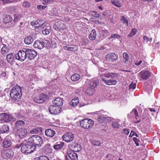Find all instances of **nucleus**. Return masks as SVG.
Returning <instances> with one entry per match:
<instances>
[{"mask_svg":"<svg viewBox=\"0 0 160 160\" xmlns=\"http://www.w3.org/2000/svg\"><path fill=\"white\" fill-rule=\"evenodd\" d=\"M21 87L16 85L11 90L10 96L15 101H18L21 98L22 95Z\"/></svg>","mask_w":160,"mask_h":160,"instance_id":"f257e3e1","label":"nucleus"},{"mask_svg":"<svg viewBox=\"0 0 160 160\" xmlns=\"http://www.w3.org/2000/svg\"><path fill=\"white\" fill-rule=\"evenodd\" d=\"M34 149L32 144L28 141L25 140L21 144V151L24 153H30L32 152Z\"/></svg>","mask_w":160,"mask_h":160,"instance_id":"f03ea898","label":"nucleus"},{"mask_svg":"<svg viewBox=\"0 0 160 160\" xmlns=\"http://www.w3.org/2000/svg\"><path fill=\"white\" fill-rule=\"evenodd\" d=\"M29 142L32 144L34 147L36 146H41L42 143V139L41 137L37 135H33L29 138L28 139Z\"/></svg>","mask_w":160,"mask_h":160,"instance_id":"7ed1b4c3","label":"nucleus"},{"mask_svg":"<svg viewBox=\"0 0 160 160\" xmlns=\"http://www.w3.org/2000/svg\"><path fill=\"white\" fill-rule=\"evenodd\" d=\"M93 121L88 118L82 119L80 122L81 126L83 128L88 129L91 128L93 126Z\"/></svg>","mask_w":160,"mask_h":160,"instance_id":"20e7f679","label":"nucleus"},{"mask_svg":"<svg viewBox=\"0 0 160 160\" xmlns=\"http://www.w3.org/2000/svg\"><path fill=\"white\" fill-rule=\"evenodd\" d=\"M26 52V48H23L22 50L19 51L15 55V57L16 59L21 62L24 61L27 58Z\"/></svg>","mask_w":160,"mask_h":160,"instance_id":"39448f33","label":"nucleus"},{"mask_svg":"<svg viewBox=\"0 0 160 160\" xmlns=\"http://www.w3.org/2000/svg\"><path fill=\"white\" fill-rule=\"evenodd\" d=\"M74 137V135L71 132H67L62 136L63 140L65 141L69 142L72 141Z\"/></svg>","mask_w":160,"mask_h":160,"instance_id":"423d86ee","label":"nucleus"},{"mask_svg":"<svg viewBox=\"0 0 160 160\" xmlns=\"http://www.w3.org/2000/svg\"><path fill=\"white\" fill-rule=\"evenodd\" d=\"M49 45L50 44L49 41L48 40H45L44 42H41L39 40L35 41L33 44L34 48L39 49H42L43 48L45 44Z\"/></svg>","mask_w":160,"mask_h":160,"instance_id":"0eeeda50","label":"nucleus"},{"mask_svg":"<svg viewBox=\"0 0 160 160\" xmlns=\"http://www.w3.org/2000/svg\"><path fill=\"white\" fill-rule=\"evenodd\" d=\"M53 28L57 31H60L65 29L66 27L63 22L58 21L54 24Z\"/></svg>","mask_w":160,"mask_h":160,"instance_id":"6e6552de","label":"nucleus"},{"mask_svg":"<svg viewBox=\"0 0 160 160\" xmlns=\"http://www.w3.org/2000/svg\"><path fill=\"white\" fill-rule=\"evenodd\" d=\"M16 133L19 138L22 139L27 135L28 130L25 128H21L17 130Z\"/></svg>","mask_w":160,"mask_h":160,"instance_id":"1a4fd4ad","label":"nucleus"},{"mask_svg":"<svg viewBox=\"0 0 160 160\" xmlns=\"http://www.w3.org/2000/svg\"><path fill=\"white\" fill-rule=\"evenodd\" d=\"M151 75V73L148 71H142L139 74L140 80L148 79Z\"/></svg>","mask_w":160,"mask_h":160,"instance_id":"9d476101","label":"nucleus"},{"mask_svg":"<svg viewBox=\"0 0 160 160\" xmlns=\"http://www.w3.org/2000/svg\"><path fill=\"white\" fill-rule=\"evenodd\" d=\"M47 96L44 93H42L40 96H37L34 99V101L37 103H41L45 102L47 99Z\"/></svg>","mask_w":160,"mask_h":160,"instance_id":"9b49d317","label":"nucleus"},{"mask_svg":"<svg viewBox=\"0 0 160 160\" xmlns=\"http://www.w3.org/2000/svg\"><path fill=\"white\" fill-rule=\"evenodd\" d=\"M118 56L114 53L107 54L106 56V60L107 61L114 62L118 59Z\"/></svg>","mask_w":160,"mask_h":160,"instance_id":"f8f14e48","label":"nucleus"},{"mask_svg":"<svg viewBox=\"0 0 160 160\" xmlns=\"http://www.w3.org/2000/svg\"><path fill=\"white\" fill-rule=\"evenodd\" d=\"M26 50L27 57H28V59L30 60H32L37 55L36 52L34 50L26 49Z\"/></svg>","mask_w":160,"mask_h":160,"instance_id":"ddd939ff","label":"nucleus"},{"mask_svg":"<svg viewBox=\"0 0 160 160\" xmlns=\"http://www.w3.org/2000/svg\"><path fill=\"white\" fill-rule=\"evenodd\" d=\"M0 116L1 118L0 119L1 122L3 123L4 121L5 122H8L13 119L12 116L11 115H8L6 113H3L0 114Z\"/></svg>","mask_w":160,"mask_h":160,"instance_id":"4468645a","label":"nucleus"},{"mask_svg":"<svg viewBox=\"0 0 160 160\" xmlns=\"http://www.w3.org/2000/svg\"><path fill=\"white\" fill-rule=\"evenodd\" d=\"M49 110L51 114H56L61 112V108L59 107L51 105L49 107Z\"/></svg>","mask_w":160,"mask_h":160,"instance_id":"2eb2a0df","label":"nucleus"},{"mask_svg":"<svg viewBox=\"0 0 160 160\" xmlns=\"http://www.w3.org/2000/svg\"><path fill=\"white\" fill-rule=\"evenodd\" d=\"M14 155L13 151L12 149H8L5 150L3 154V158L6 159H10L12 158Z\"/></svg>","mask_w":160,"mask_h":160,"instance_id":"dca6fc26","label":"nucleus"},{"mask_svg":"<svg viewBox=\"0 0 160 160\" xmlns=\"http://www.w3.org/2000/svg\"><path fill=\"white\" fill-rule=\"evenodd\" d=\"M2 145L5 148H8L11 146V137L10 136L8 135L5 138L3 142Z\"/></svg>","mask_w":160,"mask_h":160,"instance_id":"f3484780","label":"nucleus"},{"mask_svg":"<svg viewBox=\"0 0 160 160\" xmlns=\"http://www.w3.org/2000/svg\"><path fill=\"white\" fill-rule=\"evenodd\" d=\"M45 23V22H44L42 21L38 20L35 21L31 22V24L32 26H35L36 29V28H39V29H40L43 26H44Z\"/></svg>","mask_w":160,"mask_h":160,"instance_id":"a211bd4d","label":"nucleus"},{"mask_svg":"<svg viewBox=\"0 0 160 160\" xmlns=\"http://www.w3.org/2000/svg\"><path fill=\"white\" fill-rule=\"evenodd\" d=\"M99 31L102 39L104 38L110 34V33L108 32V30L105 29L103 27H101L99 28Z\"/></svg>","mask_w":160,"mask_h":160,"instance_id":"6ab92c4d","label":"nucleus"},{"mask_svg":"<svg viewBox=\"0 0 160 160\" xmlns=\"http://www.w3.org/2000/svg\"><path fill=\"white\" fill-rule=\"evenodd\" d=\"M42 30V33L44 35H47L51 31V27L46 25V23L45 22L44 26L41 28Z\"/></svg>","mask_w":160,"mask_h":160,"instance_id":"aec40b11","label":"nucleus"},{"mask_svg":"<svg viewBox=\"0 0 160 160\" xmlns=\"http://www.w3.org/2000/svg\"><path fill=\"white\" fill-rule=\"evenodd\" d=\"M68 157L72 160H78V156L73 151L69 150L67 152Z\"/></svg>","mask_w":160,"mask_h":160,"instance_id":"412c9836","label":"nucleus"},{"mask_svg":"<svg viewBox=\"0 0 160 160\" xmlns=\"http://www.w3.org/2000/svg\"><path fill=\"white\" fill-rule=\"evenodd\" d=\"M89 84L90 86L96 88L99 84L98 80L97 78H93L89 80Z\"/></svg>","mask_w":160,"mask_h":160,"instance_id":"4be33fe9","label":"nucleus"},{"mask_svg":"<svg viewBox=\"0 0 160 160\" xmlns=\"http://www.w3.org/2000/svg\"><path fill=\"white\" fill-rule=\"evenodd\" d=\"M123 2V0H112L111 1L112 4L117 7H122Z\"/></svg>","mask_w":160,"mask_h":160,"instance_id":"5701e85b","label":"nucleus"},{"mask_svg":"<svg viewBox=\"0 0 160 160\" xmlns=\"http://www.w3.org/2000/svg\"><path fill=\"white\" fill-rule=\"evenodd\" d=\"M71 148L73 149L72 151L74 152H78L81 150V147L80 145L78 144L74 143L71 146Z\"/></svg>","mask_w":160,"mask_h":160,"instance_id":"b1692460","label":"nucleus"},{"mask_svg":"<svg viewBox=\"0 0 160 160\" xmlns=\"http://www.w3.org/2000/svg\"><path fill=\"white\" fill-rule=\"evenodd\" d=\"M102 80L107 84L109 85H115L116 84L117 82V80H115L109 79L106 80V79L103 78H102Z\"/></svg>","mask_w":160,"mask_h":160,"instance_id":"393cba45","label":"nucleus"},{"mask_svg":"<svg viewBox=\"0 0 160 160\" xmlns=\"http://www.w3.org/2000/svg\"><path fill=\"white\" fill-rule=\"evenodd\" d=\"M45 132L47 136L50 138L52 137L55 134V131L51 129H46Z\"/></svg>","mask_w":160,"mask_h":160,"instance_id":"a878e982","label":"nucleus"},{"mask_svg":"<svg viewBox=\"0 0 160 160\" xmlns=\"http://www.w3.org/2000/svg\"><path fill=\"white\" fill-rule=\"evenodd\" d=\"M64 50L68 51H77L78 49V47L75 45H72L71 47H69L67 46H64L63 48Z\"/></svg>","mask_w":160,"mask_h":160,"instance_id":"bb28decb","label":"nucleus"},{"mask_svg":"<svg viewBox=\"0 0 160 160\" xmlns=\"http://www.w3.org/2000/svg\"><path fill=\"white\" fill-rule=\"evenodd\" d=\"M53 103L57 106H61L62 105L63 103V100L61 98H57L53 100Z\"/></svg>","mask_w":160,"mask_h":160,"instance_id":"cd10ccee","label":"nucleus"},{"mask_svg":"<svg viewBox=\"0 0 160 160\" xmlns=\"http://www.w3.org/2000/svg\"><path fill=\"white\" fill-rule=\"evenodd\" d=\"M132 112H133L134 114L135 118L137 120L136 121H134V123H139L140 121V119L139 118V116L137 110L136 109H133Z\"/></svg>","mask_w":160,"mask_h":160,"instance_id":"c85d7f7f","label":"nucleus"},{"mask_svg":"<svg viewBox=\"0 0 160 160\" xmlns=\"http://www.w3.org/2000/svg\"><path fill=\"white\" fill-rule=\"evenodd\" d=\"M33 41L32 35L29 36L25 38L24 40L25 43L27 44H30Z\"/></svg>","mask_w":160,"mask_h":160,"instance_id":"c756f323","label":"nucleus"},{"mask_svg":"<svg viewBox=\"0 0 160 160\" xmlns=\"http://www.w3.org/2000/svg\"><path fill=\"white\" fill-rule=\"evenodd\" d=\"M6 58L8 62L10 64H11L14 61V56L12 53L8 54Z\"/></svg>","mask_w":160,"mask_h":160,"instance_id":"7c9ffc66","label":"nucleus"},{"mask_svg":"<svg viewBox=\"0 0 160 160\" xmlns=\"http://www.w3.org/2000/svg\"><path fill=\"white\" fill-rule=\"evenodd\" d=\"M96 37V32L95 29L92 30L91 33L89 35V39L91 40H94Z\"/></svg>","mask_w":160,"mask_h":160,"instance_id":"2f4dec72","label":"nucleus"},{"mask_svg":"<svg viewBox=\"0 0 160 160\" xmlns=\"http://www.w3.org/2000/svg\"><path fill=\"white\" fill-rule=\"evenodd\" d=\"M80 75L78 73L74 74L71 77V80L73 81H78L80 79Z\"/></svg>","mask_w":160,"mask_h":160,"instance_id":"473e14b6","label":"nucleus"},{"mask_svg":"<svg viewBox=\"0 0 160 160\" xmlns=\"http://www.w3.org/2000/svg\"><path fill=\"white\" fill-rule=\"evenodd\" d=\"M64 143L61 142H57L53 146V148L55 150H58L61 149L63 146Z\"/></svg>","mask_w":160,"mask_h":160,"instance_id":"72a5a7b5","label":"nucleus"},{"mask_svg":"<svg viewBox=\"0 0 160 160\" xmlns=\"http://www.w3.org/2000/svg\"><path fill=\"white\" fill-rule=\"evenodd\" d=\"M9 129V128L8 126L4 124L2 126L0 130L2 133H4L8 132Z\"/></svg>","mask_w":160,"mask_h":160,"instance_id":"f704fd0d","label":"nucleus"},{"mask_svg":"<svg viewBox=\"0 0 160 160\" xmlns=\"http://www.w3.org/2000/svg\"><path fill=\"white\" fill-rule=\"evenodd\" d=\"M79 103V99L77 97L74 98L71 101L70 104L74 107L76 106Z\"/></svg>","mask_w":160,"mask_h":160,"instance_id":"c9c22d12","label":"nucleus"},{"mask_svg":"<svg viewBox=\"0 0 160 160\" xmlns=\"http://www.w3.org/2000/svg\"><path fill=\"white\" fill-rule=\"evenodd\" d=\"M138 32L137 29L136 28L132 29L130 33L128 35V38H131L134 36Z\"/></svg>","mask_w":160,"mask_h":160,"instance_id":"e433bc0d","label":"nucleus"},{"mask_svg":"<svg viewBox=\"0 0 160 160\" xmlns=\"http://www.w3.org/2000/svg\"><path fill=\"white\" fill-rule=\"evenodd\" d=\"M91 142L93 145L97 146H100L101 144V143L99 141L96 140H91Z\"/></svg>","mask_w":160,"mask_h":160,"instance_id":"4c0bfd02","label":"nucleus"},{"mask_svg":"<svg viewBox=\"0 0 160 160\" xmlns=\"http://www.w3.org/2000/svg\"><path fill=\"white\" fill-rule=\"evenodd\" d=\"M12 20V19L11 16L7 15L5 17L4 22L5 23H7L11 22Z\"/></svg>","mask_w":160,"mask_h":160,"instance_id":"58836bf2","label":"nucleus"},{"mask_svg":"<svg viewBox=\"0 0 160 160\" xmlns=\"http://www.w3.org/2000/svg\"><path fill=\"white\" fill-rule=\"evenodd\" d=\"M34 160H49V159L47 156L42 155L35 158Z\"/></svg>","mask_w":160,"mask_h":160,"instance_id":"ea45409f","label":"nucleus"},{"mask_svg":"<svg viewBox=\"0 0 160 160\" xmlns=\"http://www.w3.org/2000/svg\"><path fill=\"white\" fill-rule=\"evenodd\" d=\"M8 52V49L6 46L3 47L1 49V52L3 55H5Z\"/></svg>","mask_w":160,"mask_h":160,"instance_id":"a19ab883","label":"nucleus"},{"mask_svg":"<svg viewBox=\"0 0 160 160\" xmlns=\"http://www.w3.org/2000/svg\"><path fill=\"white\" fill-rule=\"evenodd\" d=\"M105 119V117L104 116V115H98L97 120L98 121L102 123L103 122Z\"/></svg>","mask_w":160,"mask_h":160,"instance_id":"79ce46f5","label":"nucleus"},{"mask_svg":"<svg viewBox=\"0 0 160 160\" xmlns=\"http://www.w3.org/2000/svg\"><path fill=\"white\" fill-rule=\"evenodd\" d=\"M119 122L118 121L113 122L112 124V126L114 128H120V125L119 124Z\"/></svg>","mask_w":160,"mask_h":160,"instance_id":"37998d69","label":"nucleus"},{"mask_svg":"<svg viewBox=\"0 0 160 160\" xmlns=\"http://www.w3.org/2000/svg\"><path fill=\"white\" fill-rule=\"evenodd\" d=\"M41 128H35L32 129L30 131V132L32 134L37 133L40 131H41Z\"/></svg>","mask_w":160,"mask_h":160,"instance_id":"c03bdc74","label":"nucleus"},{"mask_svg":"<svg viewBox=\"0 0 160 160\" xmlns=\"http://www.w3.org/2000/svg\"><path fill=\"white\" fill-rule=\"evenodd\" d=\"M94 89L92 88H88L87 89L86 93L88 96H91L93 94Z\"/></svg>","mask_w":160,"mask_h":160,"instance_id":"a18cd8bd","label":"nucleus"},{"mask_svg":"<svg viewBox=\"0 0 160 160\" xmlns=\"http://www.w3.org/2000/svg\"><path fill=\"white\" fill-rule=\"evenodd\" d=\"M22 0H12L11 1L10 0H2V1L3 3L4 4L11 3L14 2H17L18 1H20Z\"/></svg>","mask_w":160,"mask_h":160,"instance_id":"49530a36","label":"nucleus"},{"mask_svg":"<svg viewBox=\"0 0 160 160\" xmlns=\"http://www.w3.org/2000/svg\"><path fill=\"white\" fill-rule=\"evenodd\" d=\"M120 19L123 24L126 23L127 24V26H128V20L126 19L124 16H121V17Z\"/></svg>","mask_w":160,"mask_h":160,"instance_id":"de8ad7c7","label":"nucleus"},{"mask_svg":"<svg viewBox=\"0 0 160 160\" xmlns=\"http://www.w3.org/2000/svg\"><path fill=\"white\" fill-rule=\"evenodd\" d=\"M58 12L56 8H53L52 11L49 12V14L52 16H55L57 13Z\"/></svg>","mask_w":160,"mask_h":160,"instance_id":"09e8293b","label":"nucleus"},{"mask_svg":"<svg viewBox=\"0 0 160 160\" xmlns=\"http://www.w3.org/2000/svg\"><path fill=\"white\" fill-rule=\"evenodd\" d=\"M123 56L124 59V62L125 63L127 62L129 59V57L128 54L126 52H124L123 53Z\"/></svg>","mask_w":160,"mask_h":160,"instance_id":"8fccbe9b","label":"nucleus"},{"mask_svg":"<svg viewBox=\"0 0 160 160\" xmlns=\"http://www.w3.org/2000/svg\"><path fill=\"white\" fill-rule=\"evenodd\" d=\"M25 124L24 122L22 120H19L17 121L15 123L16 127H19L20 126H22Z\"/></svg>","mask_w":160,"mask_h":160,"instance_id":"3c124183","label":"nucleus"},{"mask_svg":"<svg viewBox=\"0 0 160 160\" xmlns=\"http://www.w3.org/2000/svg\"><path fill=\"white\" fill-rule=\"evenodd\" d=\"M22 17V15L20 14H16L14 15L15 21H17Z\"/></svg>","mask_w":160,"mask_h":160,"instance_id":"603ef678","label":"nucleus"},{"mask_svg":"<svg viewBox=\"0 0 160 160\" xmlns=\"http://www.w3.org/2000/svg\"><path fill=\"white\" fill-rule=\"evenodd\" d=\"M31 3L27 1H25L22 3V5L23 8L29 7Z\"/></svg>","mask_w":160,"mask_h":160,"instance_id":"864d4df0","label":"nucleus"},{"mask_svg":"<svg viewBox=\"0 0 160 160\" xmlns=\"http://www.w3.org/2000/svg\"><path fill=\"white\" fill-rule=\"evenodd\" d=\"M121 37L118 34H113L111 35V36L109 38V39H111V38H114L115 39V38H117L118 39H120Z\"/></svg>","mask_w":160,"mask_h":160,"instance_id":"5fc2aeb1","label":"nucleus"},{"mask_svg":"<svg viewBox=\"0 0 160 160\" xmlns=\"http://www.w3.org/2000/svg\"><path fill=\"white\" fill-rule=\"evenodd\" d=\"M53 0H42V3L44 5H46L50 2H52Z\"/></svg>","mask_w":160,"mask_h":160,"instance_id":"6e6d98bb","label":"nucleus"},{"mask_svg":"<svg viewBox=\"0 0 160 160\" xmlns=\"http://www.w3.org/2000/svg\"><path fill=\"white\" fill-rule=\"evenodd\" d=\"M136 87V84L135 82H132V83L129 85V88L130 89L133 90Z\"/></svg>","mask_w":160,"mask_h":160,"instance_id":"4d7b16f0","label":"nucleus"},{"mask_svg":"<svg viewBox=\"0 0 160 160\" xmlns=\"http://www.w3.org/2000/svg\"><path fill=\"white\" fill-rule=\"evenodd\" d=\"M144 40L147 43H150L152 40V38H149L147 36H144L143 37Z\"/></svg>","mask_w":160,"mask_h":160,"instance_id":"13d9d810","label":"nucleus"},{"mask_svg":"<svg viewBox=\"0 0 160 160\" xmlns=\"http://www.w3.org/2000/svg\"><path fill=\"white\" fill-rule=\"evenodd\" d=\"M16 7H11L10 6L8 8V10L9 11L11 12H15L16 9Z\"/></svg>","mask_w":160,"mask_h":160,"instance_id":"bf43d9fd","label":"nucleus"},{"mask_svg":"<svg viewBox=\"0 0 160 160\" xmlns=\"http://www.w3.org/2000/svg\"><path fill=\"white\" fill-rule=\"evenodd\" d=\"M46 8V6H42V5H38L37 6V8L39 10H44Z\"/></svg>","mask_w":160,"mask_h":160,"instance_id":"052dcab7","label":"nucleus"},{"mask_svg":"<svg viewBox=\"0 0 160 160\" xmlns=\"http://www.w3.org/2000/svg\"><path fill=\"white\" fill-rule=\"evenodd\" d=\"M133 139L136 145L137 146H138L139 145V143H138L139 140L136 138H134Z\"/></svg>","mask_w":160,"mask_h":160,"instance_id":"680f3d73","label":"nucleus"},{"mask_svg":"<svg viewBox=\"0 0 160 160\" xmlns=\"http://www.w3.org/2000/svg\"><path fill=\"white\" fill-rule=\"evenodd\" d=\"M129 132V130L128 129H124L122 131V133L128 135V134Z\"/></svg>","mask_w":160,"mask_h":160,"instance_id":"e2e57ef3","label":"nucleus"},{"mask_svg":"<svg viewBox=\"0 0 160 160\" xmlns=\"http://www.w3.org/2000/svg\"><path fill=\"white\" fill-rule=\"evenodd\" d=\"M112 73H105L103 75L104 76L108 78H110L112 77Z\"/></svg>","mask_w":160,"mask_h":160,"instance_id":"0e129e2a","label":"nucleus"},{"mask_svg":"<svg viewBox=\"0 0 160 160\" xmlns=\"http://www.w3.org/2000/svg\"><path fill=\"white\" fill-rule=\"evenodd\" d=\"M0 41L1 42V43L2 44L5 46H6V45H5L4 44V42H5V40L4 39H2V38L0 37Z\"/></svg>","mask_w":160,"mask_h":160,"instance_id":"69168bd1","label":"nucleus"},{"mask_svg":"<svg viewBox=\"0 0 160 160\" xmlns=\"http://www.w3.org/2000/svg\"><path fill=\"white\" fill-rule=\"evenodd\" d=\"M142 60H140L138 62H136L135 63V64L136 65V66H138L139 65H140L142 62Z\"/></svg>","mask_w":160,"mask_h":160,"instance_id":"338daca9","label":"nucleus"},{"mask_svg":"<svg viewBox=\"0 0 160 160\" xmlns=\"http://www.w3.org/2000/svg\"><path fill=\"white\" fill-rule=\"evenodd\" d=\"M135 132H134L133 131H131L130 134L129 135V137H132L134 135V133Z\"/></svg>","mask_w":160,"mask_h":160,"instance_id":"774afa93","label":"nucleus"}]
</instances>
